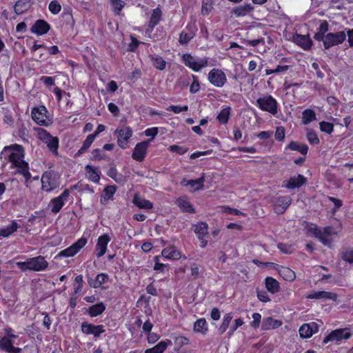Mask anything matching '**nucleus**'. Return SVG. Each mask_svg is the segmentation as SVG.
Returning <instances> with one entry per match:
<instances>
[{"label": "nucleus", "mask_w": 353, "mask_h": 353, "mask_svg": "<svg viewBox=\"0 0 353 353\" xmlns=\"http://www.w3.org/2000/svg\"><path fill=\"white\" fill-rule=\"evenodd\" d=\"M9 151L8 161L11 163V168H16V173L22 174L26 181H28L31 178V174L29 172L28 163L24 160V150L23 147L19 145H13L8 147Z\"/></svg>", "instance_id": "nucleus-1"}, {"label": "nucleus", "mask_w": 353, "mask_h": 353, "mask_svg": "<svg viewBox=\"0 0 353 353\" xmlns=\"http://www.w3.org/2000/svg\"><path fill=\"white\" fill-rule=\"evenodd\" d=\"M307 231L312 236L318 239L324 245L328 247H330L332 243V236L336 234V232L331 226L320 228L314 224L308 225Z\"/></svg>", "instance_id": "nucleus-2"}, {"label": "nucleus", "mask_w": 353, "mask_h": 353, "mask_svg": "<svg viewBox=\"0 0 353 353\" xmlns=\"http://www.w3.org/2000/svg\"><path fill=\"white\" fill-rule=\"evenodd\" d=\"M61 185L60 176L53 171H47L44 172L41 176V188L42 190L49 192Z\"/></svg>", "instance_id": "nucleus-3"}, {"label": "nucleus", "mask_w": 353, "mask_h": 353, "mask_svg": "<svg viewBox=\"0 0 353 353\" xmlns=\"http://www.w3.org/2000/svg\"><path fill=\"white\" fill-rule=\"evenodd\" d=\"M255 105L262 111L268 112L272 115L278 112V103L271 95H264L259 98Z\"/></svg>", "instance_id": "nucleus-4"}, {"label": "nucleus", "mask_w": 353, "mask_h": 353, "mask_svg": "<svg viewBox=\"0 0 353 353\" xmlns=\"http://www.w3.org/2000/svg\"><path fill=\"white\" fill-rule=\"evenodd\" d=\"M31 116L33 121L40 125L48 126L52 123V120L48 115V110L44 105L33 108Z\"/></svg>", "instance_id": "nucleus-5"}, {"label": "nucleus", "mask_w": 353, "mask_h": 353, "mask_svg": "<svg viewBox=\"0 0 353 353\" xmlns=\"http://www.w3.org/2000/svg\"><path fill=\"white\" fill-rule=\"evenodd\" d=\"M184 64L195 72H199L202 68L208 66V58H196L190 54H184L182 57Z\"/></svg>", "instance_id": "nucleus-6"}, {"label": "nucleus", "mask_w": 353, "mask_h": 353, "mask_svg": "<svg viewBox=\"0 0 353 353\" xmlns=\"http://www.w3.org/2000/svg\"><path fill=\"white\" fill-rule=\"evenodd\" d=\"M70 192L68 189H65L59 196L53 198L49 203V208L52 213L57 214L63 207L65 203L68 201Z\"/></svg>", "instance_id": "nucleus-7"}, {"label": "nucleus", "mask_w": 353, "mask_h": 353, "mask_svg": "<svg viewBox=\"0 0 353 353\" xmlns=\"http://www.w3.org/2000/svg\"><path fill=\"white\" fill-rule=\"evenodd\" d=\"M346 38V34L343 31L336 33H327L321 40L325 49H328L334 46L342 43Z\"/></svg>", "instance_id": "nucleus-8"}, {"label": "nucleus", "mask_w": 353, "mask_h": 353, "mask_svg": "<svg viewBox=\"0 0 353 353\" xmlns=\"http://www.w3.org/2000/svg\"><path fill=\"white\" fill-rule=\"evenodd\" d=\"M208 81L217 88H222L227 82V77L223 70L218 68L212 69L208 73Z\"/></svg>", "instance_id": "nucleus-9"}, {"label": "nucleus", "mask_w": 353, "mask_h": 353, "mask_svg": "<svg viewBox=\"0 0 353 353\" xmlns=\"http://www.w3.org/2000/svg\"><path fill=\"white\" fill-rule=\"evenodd\" d=\"M132 128L128 126L116 130L115 134L117 137V144L121 148L125 149L128 147L129 141L132 136Z\"/></svg>", "instance_id": "nucleus-10"}, {"label": "nucleus", "mask_w": 353, "mask_h": 353, "mask_svg": "<svg viewBox=\"0 0 353 353\" xmlns=\"http://www.w3.org/2000/svg\"><path fill=\"white\" fill-rule=\"evenodd\" d=\"M87 243L85 238L81 237L68 248L61 250L58 254L59 256L71 257L74 256Z\"/></svg>", "instance_id": "nucleus-11"}, {"label": "nucleus", "mask_w": 353, "mask_h": 353, "mask_svg": "<svg viewBox=\"0 0 353 353\" xmlns=\"http://www.w3.org/2000/svg\"><path fill=\"white\" fill-rule=\"evenodd\" d=\"M307 179L303 175L297 174L290 177L288 180H285L282 183V187L289 190L301 188L303 184L306 183Z\"/></svg>", "instance_id": "nucleus-12"}, {"label": "nucleus", "mask_w": 353, "mask_h": 353, "mask_svg": "<svg viewBox=\"0 0 353 353\" xmlns=\"http://www.w3.org/2000/svg\"><path fill=\"white\" fill-rule=\"evenodd\" d=\"M352 336V333L347 328L337 329L331 332L323 340V343H326L329 341H341L343 339H347Z\"/></svg>", "instance_id": "nucleus-13"}, {"label": "nucleus", "mask_w": 353, "mask_h": 353, "mask_svg": "<svg viewBox=\"0 0 353 353\" xmlns=\"http://www.w3.org/2000/svg\"><path fill=\"white\" fill-rule=\"evenodd\" d=\"M81 332L87 335L92 334L95 338L99 337L105 332L103 325H93L88 322H83L81 325Z\"/></svg>", "instance_id": "nucleus-14"}, {"label": "nucleus", "mask_w": 353, "mask_h": 353, "mask_svg": "<svg viewBox=\"0 0 353 353\" xmlns=\"http://www.w3.org/2000/svg\"><path fill=\"white\" fill-rule=\"evenodd\" d=\"M150 143V140L138 143L134 148L132 159L137 161H142L145 157Z\"/></svg>", "instance_id": "nucleus-15"}, {"label": "nucleus", "mask_w": 353, "mask_h": 353, "mask_svg": "<svg viewBox=\"0 0 353 353\" xmlns=\"http://www.w3.org/2000/svg\"><path fill=\"white\" fill-rule=\"evenodd\" d=\"M110 241L111 238L108 234H104L99 236L94 250L97 258H100L105 254L107 251L108 244Z\"/></svg>", "instance_id": "nucleus-16"}, {"label": "nucleus", "mask_w": 353, "mask_h": 353, "mask_svg": "<svg viewBox=\"0 0 353 353\" xmlns=\"http://www.w3.org/2000/svg\"><path fill=\"white\" fill-rule=\"evenodd\" d=\"M319 326L315 322L305 323L299 328L300 336L303 339H307L311 337L313 334L318 332Z\"/></svg>", "instance_id": "nucleus-17"}, {"label": "nucleus", "mask_w": 353, "mask_h": 353, "mask_svg": "<svg viewBox=\"0 0 353 353\" xmlns=\"http://www.w3.org/2000/svg\"><path fill=\"white\" fill-rule=\"evenodd\" d=\"M291 203L292 199L290 196H279L274 201V210L276 214H283Z\"/></svg>", "instance_id": "nucleus-18"}, {"label": "nucleus", "mask_w": 353, "mask_h": 353, "mask_svg": "<svg viewBox=\"0 0 353 353\" xmlns=\"http://www.w3.org/2000/svg\"><path fill=\"white\" fill-rule=\"evenodd\" d=\"M13 340L9 337H2L0 339V349L8 353H21V348L13 346Z\"/></svg>", "instance_id": "nucleus-19"}, {"label": "nucleus", "mask_w": 353, "mask_h": 353, "mask_svg": "<svg viewBox=\"0 0 353 353\" xmlns=\"http://www.w3.org/2000/svg\"><path fill=\"white\" fill-rule=\"evenodd\" d=\"M254 10V7L251 3H244L233 8L230 13L235 17H242L250 14Z\"/></svg>", "instance_id": "nucleus-20"}, {"label": "nucleus", "mask_w": 353, "mask_h": 353, "mask_svg": "<svg viewBox=\"0 0 353 353\" xmlns=\"http://www.w3.org/2000/svg\"><path fill=\"white\" fill-rule=\"evenodd\" d=\"M32 271L41 272L46 270L48 267V262L43 256H37L31 258Z\"/></svg>", "instance_id": "nucleus-21"}, {"label": "nucleus", "mask_w": 353, "mask_h": 353, "mask_svg": "<svg viewBox=\"0 0 353 353\" xmlns=\"http://www.w3.org/2000/svg\"><path fill=\"white\" fill-rule=\"evenodd\" d=\"M275 266V269L278 271L280 276L287 281H293L296 278L295 272L290 268L280 266L277 264L272 263Z\"/></svg>", "instance_id": "nucleus-22"}, {"label": "nucleus", "mask_w": 353, "mask_h": 353, "mask_svg": "<svg viewBox=\"0 0 353 353\" xmlns=\"http://www.w3.org/2000/svg\"><path fill=\"white\" fill-rule=\"evenodd\" d=\"M204 181L205 176L204 174H203L200 178L195 180H187L185 179H183L181 181V184L183 186H190L192 189V191H196L203 188Z\"/></svg>", "instance_id": "nucleus-23"}, {"label": "nucleus", "mask_w": 353, "mask_h": 353, "mask_svg": "<svg viewBox=\"0 0 353 353\" xmlns=\"http://www.w3.org/2000/svg\"><path fill=\"white\" fill-rule=\"evenodd\" d=\"M50 25L44 20H37L31 28V32L37 35H43L48 32Z\"/></svg>", "instance_id": "nucleus-24"}, {"label": "nucleus", "mask_w": 353, "mask_h": 353, "mask_svg": "<svg viewBox=\"0 0 353 353\" xmlns=\"http://www.w3.org/2000/svg\"><path fill=\"white\" fill-rule=\"evenodd\" d=\"M307 298L310 299H330L336 301L337 296L336 294L330 292L318 291L310 293L307 296Z\"/></svg>", "instance_id": "nucleus-25"}, {"label": "nucleus", "mask_w": 353, "mask_h": 353, "mask_svg": "<svg viewBox=\"0 0 353 353\" xmlns=\"http://www.w3.org/2000/svg\"><path fill=\"white\" fill-rule=\"evenodd\" d=\"M163 258L170 260H178L181 258V253L174 246L164 248L161 252Z\"/></svg>", "instance_id": "nucleus-26"}, {"label": "nucleus", "mask_w": 353, "mask_h": 353, "mask_svg": "<svg viewBox=\"0 0 353 353\" xmlns=\"http://www.w3.org/2000/svg\"><path fill=\"white\" fill-rule=\"evenodd\" d=\"M132 203L139 208L145 210H151L153 208V203L149 200L143 198L139 194H134Z\"/></svg>", "instance_id": "nucleus-27"}, {"label": "nucleus", "mask_w": 353, "mask_h": 353, "mask_svg": "<svg viewBox=\"0 0 353 353\" xmlns=\"http://www.w3.org/2000/svg\"><path fill=\"white\" fill-rule=\"evenodd\" d=\"M85 170L86 172V175L88 179L95 183H98L100 180V170L97 167H93L90 165H87L85 167Z\"/></svg>", "instance_id": "nucleus-28"}, {"label": "nucleus", "mask_w": 353, "mask_h": 353, "mask_svg": "<svg viewBox=\"0 0 353 353\" xmlns=\"http://www.w3.org/2000/svg\"><path fill=\"white\" fill-rule=\"evenodd\" d=\"M281 325L282 322L281 321L268 316L263 318L262 321L261 329L263 330H270L278 328Z\"/></svg>", "instance_id": "nucleus-29"}, {"label": "nucleus", "mask_w": 353, "mask_h": 353, "mask_svg": "<svg viewBox=\"0 0 353 353\" xmlns=\"http://www.w3.org/2000/svg\"><path fill=\"white\" fill-rule=\"evenodd\" d=\"M194 28L191 26H187L185 30L180 34L179 42L181 45L187 44L195 35Z\"/></svg>", "instance_id": "nucleus-30"}, {"label": "nucleus", "mask_w": 353, "mask_h": 353, "mask_svg": "<svg viewBox=\"0 0 353 353\" xmlns=\"http://www.w3.org/2000/svg\"><path fill=\"white\" fill-rule=\"evenodd\" d=\"M176 204L178 205L179 208H180V209L182 211L185 212H194V208H193L192 205L190 203L188 199L185 196H183L177 199L176 200Z\"/></svg>", "instance_id": "nucleus-31"}, {"label": "nucleus", "mask_w": 353, "mask_h": 353, "mask_svg": "<svg viewBox=\"0 0 353 353\" xmlns=\"http://www.w3.org/2000/svg\"><path fill=\"white\" fill-rule=\"evenodd\" d=\"M19 228V225L17 221L13 220L8 226L0 229V236L3 238L9 237L13 233L17 232Z\"/></svg>", "instance_id": "nucleus-32"}, {"label": "nucleus", "mask_w": 353, "mask_h": 353, "mask_svg": "<svg viewBox=\"0 0 353 353\" xmlns=\"http://www.w3.org/2000/svg\"><path fill=\"white\" fill-rule=\"evenodd\" d=\"M294 42L304 50H309L312 46V40L307 35L296 34L294 37Z\"/></svg>", "instance_id": "nucleus-33"}, {"label": "nucleus", "mask_w": 353, "mask_h": 353, "mask_svg": "<svg viewBox=\"0 0 353 353\" xmlns=\"http://www.w3.org/2000/svg\"><path fill=\"white\" fill-rule=\"evenodd\" d=\"M108 279V275L105 273L98 274L94 279H90L88 283L90 286L94 288H99L102 284L105 283Z\"/></svg>", "instance_id": "nucleus-34"}, {"label": "nucleus", "mask_w": 353, "mask_h": 353, "mask_svg": "<svg viewBox=\"0 0 353 353\" xmlns=\"http://www.w3.org/2000/svg\"><path fill=\"white\" fill-rule=\"evenodd\" d=\"M265 287L268 292L275 294L279 291V283L272 277H267L265 280Z\"/></svg>", "instance_id": "nucleus-35"}, {"label": "nucleus", "mask_w": 353, "mask_h": 353, "mask_svg": "<svg viewBox=\"0 0 353 353\" xmlns=\"http://www.w3.org/2000/svg\"><path fill=\"white\" fill-rule=\"evenodd\" d=\"M194 230L199 239H203L208 234V225L206 223L200 222L198 224L194 225Z\"/></svg>", "instance_id": "nucleus-36"}, {"label": "nucleus", "mask_w": 353, "mask_h": 353, "mask_svg": "<svg viewBox=\"0 0 353 353\" xmlns=\"http://www.w3.org/2000/svg\"><path fill=\"white\" fill-rule=\"evenodd\" d=\"M171 344L172 342L170 340L161 341L153 347L146 350L145 353H163L168 345Z\"/></svg>", "instance_id": "nucleus-37"}, {"label": "nucleus", "mask_w": 353, "mask_h": 353, "mask_svg": "<svg viewBox=\"0 0 353 353\" xmlns=\"http://www.w3.org/2000/svg\"><path fill=\"white\" fill-rule=\"evenodd\" d=\"M105 310V305L103 303H98L89 307L88 313L91 317H95L102 314Z\"/></svg>", "instance_id": "nucleus-38"}, {"label": "nucleus", "mask_w": 353, "mask_h": 353, "mask_svg": "<svg viewBox=\"0 0 353 353\" xmlns=\"http://www.w3.org/2000/svg\"><path fill=\"white\" fill-rule=\"evenodd\" d=\"M149 58L155 68L159 70H163L165 68L166 61L161 57L156 54H152L149 56Z\"/></svg>", "instance_id": "nucleus-39"}, {"label": "nucleus", "mask_w": 353, "mask_h": 353, "mask_svg": "<svg viewBox=\"0 0 353 353\" xmlns=\"http://www.w3.org/2000/svg\"><path fill=\"white\" fill-rule=\"evenodd\" d=\"M232 318L233 314L232 312L226 313L223 316L222 323L218 329L219 334H223L228 329Z\"/></svg>", "instance_id": "nucleus-40"}, {"label": "nucleus", "mask_w": 353, "mask_h": 353, "mask_svg": "<svg viewBox=\"0 0 353 353\" xmlns=\"http://www.w3.org/2000/svg\"><path fill=\"white\" fill-rule=\"evenodd\" d=\"M328 31V23L326 21H323L321 23L317 32L314 34V39L319 41L323 40L325 37V33Z\"/></svg>", "instance_id": "nucleus-41"}, {"label": "nucleus", "mask_w": 353, "mask_h": 353, "mask_svg": "<svg viewBox=\"0 0 353 353\" xmlns=\"http://www.w3.org/2000/svg\"><path fill=\"white\" fill-rule=\"evenodd\" d=\"M162 12L159 8H157L153 10L150 20L149 22V27L153 28L155 26H157L161 18Z\"/></svg>", "instance_id": "nucleus-42"}, {"label": "nucleus", "mask_w": 353, "mask_h": 353, "mask_svg": "<svg viewBox=\"0 0 353 353\" xmlns=\"http://www.w3.org/2000/svg\"><path fill=\"white\" fill-rule=\"evenodd\" d=\"M316 119V113L311 109H306L302 113V123L307 125Z\"/></svg>", "instance_id": "nucleus-43"}, {"label": "nucleus", "mask_w": 353, "mask_h": 353, "mask_svg": "<svg viewBox=\"0 0 353 353\" xmlns=\"http://www.w3.org/2000/svg\"><path fill=\"white\" fill-rule=\"evenodd\" d=\"M288 148L292 150L299 151L303 155H305L308 151V147L306 144L298 143L295 141H291Z\"/></svg>", "instance_id": "nucleus-44"}, {"label": "nucleus", "mask_w": 353, "mask_h": 353, "mask_svg": "<svg viewBox=\"0 0 353 353\" xmlns=\"http://www.w3.org/2000/svg\"><path fill=\"white\" fill-rule=\"evenodd\" d=\"M30 7V1L28 0H19L14 6V11L17 14H21L26 11Z\"/></svg>", "instance_id": "nucleus-45"}, {"label": "nucleus", "mask_w": 353, "mask_h": 353, "mask_svg": "<svg viewBox=\"0 0 353 353\" xmlns=\"http://www.w3.org/2000/svg\"><path fill=\"white\" fill-rule=\"evenodd\" d=\"M194 330L196 332L205 334L208 331V324L205 319H198L194 325Z\"/></svg>", "instance_id": "nucleus-46"}, {"label": "nucleus", "mask_w": 353, "mask_h": 353, "mask_svg": "<svg viewBox=\"0 0 353 353\" xmlns=\"http://www.w3.org/2000/svg\"><path fill=\"white\" fill-rule=\"evenodd\" d=\"M230 110L231 108L230 107H227L220 111L217 116V119L221 123L225 124L228 121L230 115Z\"/></svg>", "instance_id": "nucleus-47"}, {"label": "nucleus", "mask_w": 353, "mask_h": 353, "mask_svg": "<svg viewBox=\"0 0 353 353\" xmlns=\"http://www.w3.org/2000/svg\"><path fill=\"white\" fill-rule=\"evenodd\" d=\"M95 138V135H92V134L88 135L83 143L82 147L79 150L77 154H83L87 149H88L94 141Z\"/></svg>", "instance_id": "nucleus-48"}, {"label": "nucleus", "mask_w": 353, "mask_h": 353, "mask_svg": "<svg viewBox=\"0 0 353 353\" xmlns=\"http://www.w3.org/2000/svg\"><path fill=\"white\" fill-rule=\"evenodd\" d=\"M117 191V187L115 185H108L103 190V198L104 200H111L113 199V196Z\"/></svg>", "instance_id": "nucleus-49"}, {"label": "nucleus", "mask_w": 353, "mask_h": 353, "mask_svg": "<svg viewBox=\"0 0 353 353\" xmlns=\"http://www.w3.org/2000/svg\"><path fill=\"white\" fill-rule=\"evenodd\" d=\"M110 3L113 12L118 15L125 6V3L122 0H110Z\"/></svg>", "instance_id": "nucleus-50"}, {"label": "nucleus", "mask_w": 353, "mask_h": 353, "mask_svg": "<svg viewBox=\"0 0 353 353\" xmlns=\"http://www.w3.org/2000/svg\"><path fill=\"white\" fill-rule=\"evenodd\" d=\"M31 258H28L25 261H17L16 265L22 272L32 271Z\"/></svg>", "instance_id": "nucleus-51"}, {"label": "nucleus", "mask_w": 353, "mask_h": 353, "mask_svg": "<svg viewBox=\"0 0 353 353\" xmlns=\"http://www.w3.org/2000/svg\"><path fill=\"white\" fill-rule=\"evenodd\" d=\"M341 258L347 263H353V248H349L343 251Z\"/></svg>", "instance_id": "nucleus-52"}, {"label": "nucleus", "mask_w": 353, "mask_h": 353, "mask_svg": "<svg viewBox=\"0 0 353 353\" xmlns=\"http://www.w3.org/2000/svg\"><path fill=\"white\" fill-rule=\"evenodd\" d=\"M37 137L43 143L48 142L49 139H51L52 136L46 130L43 128H37Z\"/></svg>", "instance_id": "nucleus-53"}, {"label": "nucleus", "mask_w": 353, "mask_h": 353, "mask_svg": "<svg viewBox=\"0 0 353 353\" xmlns=\"http://www.w3.org/2000/svg\"><path fill=\"white\" fill-rule=\"evenodd\" d=\"M45 143L52 152H57V149L59 147V139L57 137H52L51 139H49L48 142H46Z\"/></svg>", "instance_id": "nucleus-54"}, {"label": "nucleus", "mask_w": 353, "mask_h": 353, "mask_svg": "<svg viewBox=\"0 0 353 353\" xmlns=\"http://www.w3.org/2000/svg\"><path fill=\"white\" fill-rule=\"evenodd\" d=\"M244 323V321L241 318H239V319H236L232 325L230 326V330L228 332V335L229 336H231L234 332L239 327H241V325H243Z\"/></svg>", "instance_id": "nucleus-55"}, {"label": "nucleus", "mask_w": 353, "mask_h": 353, "mask_svg": "<svg viewBox=\"0 0 353 353\" xmlns=\"http://www.w3.org/2000/svg\"><path fill=\"white\" fill-rule=\"evenodd\" d=\"M319 125H320V130L322 132H326L327 134H331L333 132L334 125L331 123L326 122V121H321L319 123Z\"/></svg>", "instance_id": "nucleus-56"}, {"label": "nucleus", "mask_w": 353, "mask_h": 353, "mask_svg": "<svg viewBox=\"0 0 353 353\" xmlns=\"http://www.w3.org/2000/svg\"><path fill=\"white\" fill-rule=\"evenodd\" d=\"M48 8L52 14H57L61 11V6L57 1L54 0L50 3Z\"/></svg>", "instance_id": "nucleus-57"}, {"label": "nucleus", "mask_w": 353, "mask_h": 353, "mask_svg": "<svg viewBox=\"0 0 353 353\" xmlns=\"http://www.w3.org/2000/svg\"><path fill=\"white\" fill-rule=\"evenodd\" d=\"M307 139L309 141L310 144H319V139L317 137V134L314 131H308L307 133Z\"/></svg>", "instance_id": "nucleus-58"}, {"label": "nucleus", "mask_w": 353, "mask_h": 353, "mask_svg": "<svg viewBox=\"0 0 353 353\" xmlns=\"http://www.w3.org/2000/svg\"><path fill=\"white\" fill-rule=\"evenodd\" d=\"M166 110L168 111H172L175 114H179L180 112L183 111H188V106L184 105V106H180V105H170L168 106Z\"/></svg>", "instance_id": "nucleus-59"}, {"label": "nucleus", "mask_w": 353, "mask_h": 353, "mask_svg": "<svg viewBox=\"0 0 353 353\" xmlns=\"http://www.w3.org/2000/svg\"><path fill=\"white\" fill-rule=\"evenodd\" d=\"M168 150L170 152H176L179 154H183L188 151V149L186 148L176 145H170L169 147Z\"/></svg>", "instance_id": "nucleus-60"}, {"label": "nucleus", "mask_w": 353, "mask_h": 353, "mask_svg": "<svg viewBox=\"0 0 353 353\" xmlns=\"http://www.w3.org/2000/svg\"><path fill=\"white\" fill-rule=\"evenodd\" d=\"M252 319L253 321L250 323L251 326L255 329L258 328L261 321V315L259 313L255 312L252 314Z\"/></svg>", "instance_id": "nucleus-61"}, {"label": "nucleus", "mask_w": 353, "mask_h": 353, "mask_svg": "<svg viewBox=\"0 0 353 353\" xmlns=\"http://www.w3.org/2000/svg\"><path fill=\"white\" fill-rule=\"evenodd\" d=\"M159 132V129L157 127L150 128L145 130L144 133L145 136L150 137V141L154 139V137L157 135Z\"/></svg>", "instance_id": "nucleus-62"}, {"label": "nucleus", "mask_w": 353, "mask_h": 353, "mask_svg": "<svg viewBox=\"0 0 353 353\" xmlns=\"http://www.w3.org/2000/svg\"><path fill=\"white\" fill-rule=\"evenodd\" d=\"M92 159L94 160H101L105 157L104 152L100 149H95L92 151Z\"/></svg>", "instance_id": "nucleus-63"}, {"label": "nucleus", "mask_w": 353, "mask_h": 353, "mask_svg": "<svg viewBox=\"0 0 353 353\" xmlns=\"http://www.w3.org/2000/svg\"><path fill=\"white\" fill-rule=\"evenodd\" d=\"M285 138V128L282 126H279L276 129L275 139L277 141H283Z\"/></svg>", "instance_id": "nucleus-64"}]
</instances>
